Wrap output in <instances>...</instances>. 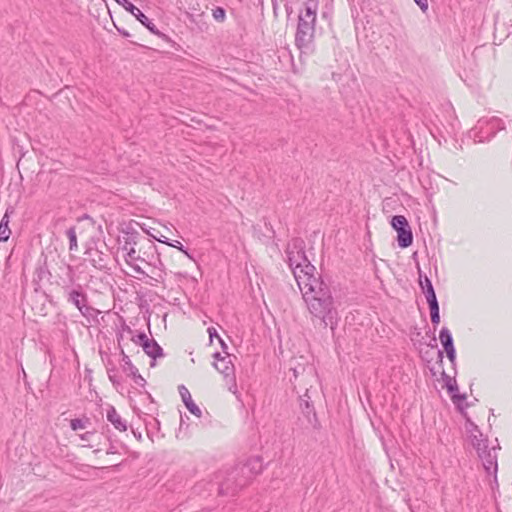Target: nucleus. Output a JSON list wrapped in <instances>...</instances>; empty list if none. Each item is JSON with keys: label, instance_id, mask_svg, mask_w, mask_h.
Masks as SVG:
<instances>
[{"label": "nucleus", "instance_id": "f257e3e1", "mask_svg": "<svg viewBox=\"0 0 512 512\" xmlns=\"http://www.w3.org/2000/svg\"><path fill=\"white\" fill-rule=\"evenodd\" d=\"M306 275H298V287L312 320H318L324 328L330 327L333 331L338 323V311L330 287L320 275Z\"/></svg>", "mask_w": 512, "mask_h": 512}, {"label": "nucleus", "instance_id": "f03ea898", "mask_svg": "<svg viewBox=\"0 0 512 512\" xmlns=\"http://www.w3.org/2000/svg\"><path fill=\"white\" fill-rule=\"evenodd\" d=\"M304 247V241L300 238H295L288 244L286 249L287 262L297 283L299 274H306L307 272L306 276H316V269L307 259Z\"/></svg>", "mask_w": 512, "mask_h": 512}, {"label": "nucleus", "instance_id": "7ed1b4c3", "mask_svg": "<svg viewBox=\"0 0 512 512\" xmlns=\"http://www.w3.org/2000/svg\"><path fill=\"white\" fill-rule=\"evenodd\" d=\"M316 9L310 6L305 8V12L299 15L295 42L299 48L307 47L313 39L315 32Z\"/></svg>", "mask_w": 512, "mask_h": 512}, {"label": "nucleus", "instance_id": "20e7f679", "mask_svg": "<svg viewBox=\"0 0 512 512\" xmlns=\"http://www.w3.org/2000/svg\"><path fill=\"white\" fill-rule=\"evenodd\" d=\"M62 290L67 302L74 305L81 315L86 318L94 316L95 309L88 305V296L81 284H64Z\"/></svg>", "mask_w": 512, "mask_h": 512}, {"label": "nucleus", "instance_id": "39448f33", "mask_svg": "<svg viewBox=\"0 0 512 512\" xmlns=\"http://www.w3.org/2000/svg\"><path fill=\"white\" fill-rule=\"evenodd\" d=\"M263 470V463L260 457H251L244 463L238 464L232 469V476L238 478L237 485L245 487L252 479Z\"/></svg>", "mask_w": 512, "mask_h": 512}, {"label": "nucleus", "instance_id": "423d86ee", "mask_svg": "<svg viewBox=\"0 0 512 512\" xmlns=\"http://www.w3.org/2000/svg\"><path fill=\"white\" fill-rule=\"evenodd\" d=\"M226 353V356H221L219 352L213 354L216 362L214 363L215 368L224 375L228 390L233 394L237 393V384L234 375V365L231 361L230 355Z\"/></svg>", "mask_w": 512, "mask_h": 512}, {"label": "nucleus", "instance_id": "0eeeda50", "mask_svg": "<svg viewBox=\"0 0 512 512\" xmlns=\"http://www.w3.org/2000/svg\"><path fill=\"white\" fill-rule=\"evenodd\" d=\"M462 416L465 419L464 423V436H465V442L467 445L471 446L473 449H475L476 453L480 455V440L478 439V434H480V431L478 429V425L472 420L469 413L466 411L465 408H461Z\"/></svg>", "mask_w": 512, "mask_h": 512}, {"label": "nucleus", "instance_id": "6e6552de", "mask_svg": "<svg viewBox=\"0 0 512 512\" xmlns=\"http://www.w3.org/2000/svg\"><path fill=\"white\" fill-rule=\"evenodd\" d=\"M126 11H129L142 25H144L151 33L160 36L161 33L156 28L155 24L136 6L128 0H115Z\"/></svg>", "mask_w": 512, "mask_h": 512}, {"label": "nucleus", "instance_id": "1a4fd4ad", "mask_svg": "<svg viewBox=\"0 0 512 512\" xmlns=\"http://www.w3.org/2000/svg\"><path fill=\"white\" fill-rule=\"evenodd\" d=\"M218 478H223L218 482V493L220 495H234L238 490L242 489L243 486H238V478L232 476V470L229 471L225 477L220 474Z\"/></svg>", "mask_w": 512, "mask_h": 512}, {"label": "nucleus", "instance_id": "9d476101", "mask_svg": "<svg viewBox=\"0 0 512 512\" xmlns=\"http://www.w3.org/2000/svg\"><path fill=\"white\" fill-rule=\"evenodd\" d=\"M443 378L445 380V386L447 388V391L451 395V399L455 405H457L458 409L461 411V408H465L468 406H463V401L466 399V396L464 394L458 393V386L456 383V380L449 375H447L445 372L442 373Z\"/></svg>", "mask_w": 512, "mask_h": 512}, {"label": "nucleus", "instance_id": "9b49d317", "mask_svg": "<svg viewBox=\"0 0 512 512\" xmlns=\"http://www.w3.org/2000/svg\"><path fill=\"white\" fill-rule=\"evenodd\" d=\"M482 467L488 475H493V484L498 487L497 482V451L495 447H492L485 454V462L482 463Z\"/></svg>", "mask_w": 512, "mask_h": 512}, {"label": "nucleus", "instance_id": "f8f14e48", "mask_svg": "<svg viewBox=\"0 0 512 512\" xmlns=\"http://www.w3.org/2000/svg\"><path fill=\"white\" fill-rule=\"evenodd\" d=\"M504 129L503 121L495 116L486 119L482 117V134L487 132V140H490L498 131Z\"/></svg>", "mask_w": 512, "mask_h": 512}, {"label": "nucleus", "instance_id": "ddd939ff", "mask_svg": "<svg viewBox=\"0 0 512 512\" xmlns=\"http://www.w3.org/2000/svg\"><path fill=\"white\" fill-rule=\"evenodd\" d=\"M178 390L181 395L182 401L185 404L186 408L189 410V412L195 415L196 417L200 418L202 416L201 409L192 400L189 390L184 385H180L178 387Z\"/></svg>", "mask_w": 512, "mask_h": 512}, {"label": "nucleus", "instance_id": "4468645a", "mask_svg": "<svg viewBox=\"0 0 512 512\" xmlns=\"http://www.w3.org/2000/svg\"><path fill=\"white\" fill-rule=\"evenodd\" d=\"M107 420L120 432H124L127 430V423L122 419L120 414L116 411L113 406H109L107 409Z\"/></svg>", "mask_w": 512, "mask_h": 512}, {"label": "nucleus", "instance_id": "2eb2a0df", "mask_svg": "<svg viewBox=\"0 0 512 512\" xmlns=\"http://www.w3.org/2000/svg\"><path fill=\"white\" fill-rule=\"evenodd\" d=\"M142 348L153 360H156L158 357H163L164 355L163 349L154 339H150L148 342L145 341V345H143Z\"/></svg>", "mask_w": 512, "mask_h": 512}, {"label": "nucleus", "instance_id": "dca6fc26", "mask_svg": "<svg viewBox=\"0 0 512 512\" xmlns=\"http://www.w3.org/2000/svg\"><path fill=\"white\" fill-rule=\"evenodd\" d=\"M397 241L401 248L409 247L413 242V235L410 227L397 231Z\"/></svg>", "mask_w": 512, "mask_h": 512}, {"label": "nucleus", "instance_id": "f3484780", "mask_svg": "<svg viewBox=\"0 0 512 512\" xmlns=\"http://www.w3.org/2000/svg\"><path fill=\"white\" fill-rule=\"evenodd\" d=\"M439 339L444 350L454 348L452 334L447 327H443L440 330Z\"/></svg>", "mask_w": 512, "mask_h": 512}, {"label": "nucleus", "instance_id": "a211bd4d", "mask_svg": "<svg viewBox=\"0 0 512 512\" xmlns=\"http://www.w3.org/2000/svg\"><path fill=\"white\" fill-rule=\"evenodd\" d=\"M300 406L302 409V412L306 416L309 423H312L313 421H316V413L314 411L313 406L310 405L308 399L300 398Z\"/></svg>", "mask_w": 512, "mask_h": 512}, {"label": "nucleus", "instance_id": "6ab92c4d", "mask_svg": "<svg viewBox=\"0 0 512 512\" xmlns=\"http://www.w3.org/2000/svg\"><path fill=\"white\" fill-rule=\"evenodd\" d=\"M121 356H122V361H123V371L128 376H136L138 369L133 365L129 356L124 352L123 349L121 350Z\"/></svg>", "mask_w": 512, "mask_h": 512}, {"label": "nucleus", "instance_id": "aec40b11", "mask_svg": "<svg viewBox=\"0 0 512 512\" xmlns=\"http://www.w3.org/2000/svg\"><path fill=\"white\" fill-rule=\"evenodd\" d=\"M391 225L396 231L410 227L407 219L402 215L393 216L391 220Z\"/></svg>", "mask_w": 512, "mask_h": 512}, {"label": "nucleus", "instance_id": "412c9836", "mask_svg": "<svg viewBox=\"0 0 512 512\" xmlns=\"http://www.w3.org/2000/svg\"><path fill=\"white\" fill-rule=\"evenodd\" d=\"M424 295L426 297L429 308H436L439 306L433 285H429V289L424 290Z\"/></svg>", "mask_w": 512, "mask_h": 512}, {"label": "nucleus", "instance_id": "4be33fe9", "mask_svg": "<svg viewBox=\"0 0 512 512\" xmlns=\"http://www.w3.org/2000/svg\"><path fill=\"white\" fill-rule=\"evenodd\" d=\"M153 238L157 239L159 242L161 243H164V244H167L171 247H174V248H177L179 251H181L182 253H187V249L184 248V246L182 245L181 242L177 241V240H174V241H170L167 237H163L164 239H160V238H157L156 235L154 234H150Z\"/></svg>", "mask_w": 512, "mask_h": 512}, {"label": "nucleus", "instance_id": "5701e85b", "mask_svg": "<svg viewBox=\"0 0 512 512\" xmlns=\"http://www.w3.org/2000/svg\"><path fill=\"white\" fill-rule=\"evenodd\" d=\"M66 235L69 239V249L71 251L73 250H77L78 248V245H77V235H76V228L75 227H70L67 231H66Z\"/></svg>", "mask_w": 512, "mask_h": 512}, {"label": "nucleus", "instance_id": "b1692460", "mask_svg": "<svg viewBox=\"0 0 512 512\" xmlns=\"http://www.w3.org/2000/svg\"><path fill=\"white\" fill-rule=\"evenodd\" d=\"M212 16L217 22H223L226 18V12L222 7H216L212 10Z\"/></svg>", "mask_w": 512, "mask_h": 512}, {"label": "nucleus", "instance_id": "393cba45", "mask_svg": "<svg viewBox=\"0 0 512 512\" xmlns=\"http://www.w3.org/2000/svg\"><path fill=\"white\" fill-rule=\"evenodd\" d=\"M11 235V230L9 226H5L4 224H0V242H5L9 239Z\"/></svg>", "mask_w": 512, "mask_h": 512}, {"label": "nucleus", "instance_id": "a878e982", "mask_svg": "<svg viewBox=\"0 0 512 512\" xmlns=\"http://www.w3.org/2000/svg\"><path fill=\"white\" fill-rule=\"evenodd\" d=\"M108 377H109V380L112 382V384L114 386H118L121 384V379L120 377L116 374V369L115 368H112V369H108Z\"/></svg>", "mask_w": 512, "mask_h": 512}, {"label": "nucleus", "instance_id": "bb28decb", "mask_svg": "<svg viewBox=\"0 0 512 512\" xmlns=\"http://www.w3.org/2000/svg\"><path fill=\"white\" fill-rule=\"evenodd\" d=\"M430 309V317L431 322L434 326H437L440 323V315H439V306L436 308H429Z\"/></svg>", "mask_w": 512, "mask_h": 512}, {"label": "nucleus", "instance_id": "cd10ccee", "mask_svg": "<svg viewBox=\"0 0 512 512\" xmlns=\"http://www.w3.org/2000/svg\"><path fill=\"white\" fill-rule=\"evenodd\" d=\"M70 427L72 430L77 431L80 429H84L85 423L81 419H78V418L72 419L70 422Z\"/></svg>", "mask_w": 512, "mask_h": 512}, {"label": "nucleus", "instance_id": "c85d7f7f", "mask_svg": "<svg viewBox=\"0 0 512 512\" xmlns=\"http://www.w3.org/2000/svg\"><path fill=\"white\" fill-rule=\"evenodd\" d=\"M136 344H139L143 347L145 345V341L148 342L150 339L147 337L145 333H139L135 338L132 339Z\"/></svg>", "mask_w": 512, "mask_h": 512}, {"label": "nucleus", "instance_id": "c756f323", "mask_svg": "<svg viewBox=\"0 0 512 512\" xmlns=\"http://www.w3.org/2000/svg\"><path fill=\"white\" fill-rule=\"evenodd\" d=\"M14 212V209L12 207L7 208L4 216L2 217L0 224H4L5 226H9L10 222V214Z\"/></svg>", "mask_w": 512, "mask_h": 512}, {"label": "nucleus", "instance_id": "7c9ffc66", "mask_svg": "<svg viewBox=\"0 0 512 512\" xmlns=\"http://www.w3.org/2000/svg\"><path fill=\"white\" fill-rule=\"evenodd\" d=\"M135 382V384L139 386H144L146 381L145 379L139 374V372L136 373V376H131Z\"/></svg>", "mask_w": 512, "mask_h": 512}, {"label": "nucleus", "instance_id": "2f4dec72", "mask_svg": "<svg viewBox=\"0 0 512 512\" xmlns=\"http://www.w3.org/2000/svg\"><path fill=\"white\" fill-rule=\"evenodd\" d=\"M208 334H209V338H210V341H213L214 338H221L217 332V330L214 328V327H209L208 328Z\"/></svg>", "mask_w": 512, "mask_h": 512}, {"label": "nucleus", "instance_id": "473e14b6", "mask_svg": "<svg viewBox=\"0 0 512 512\" xmlns=\"http://www.w3.org/2000/svg\"><path fill=\"white\" fill-rule=\"evenodd\" d=\"M414 1L423 12L427 11V9H428V1L427 0H414Z\"/></svg>", "mask_w": 512, "mask_h": 512}, {"label": "nucleus", "instance_id": "72a5a7b5", "mask_svg": "<svg viewBox=\"0 0 512 512\" xmlns=\"http://www.w3.org/2000/svg\"><path fill=\"white\" fill-rule=\"evenodd\" d=\"M446 354H447V357L449 358V360L454 363L455 362V358H456V351H455V348H452V349H447L445 350Z\"/></svg>", "mask_w": 512, "mask_h": 512}, {"label": "nucleus", "instance_id": "f704fd0d", "mask_svg": "<svg viewBox=\"0 0 512 512\" xmlns=\"http://www.w3.org/2000/svg\"><path fill=\"white\" fill-rule=\"evenodd\" d=\"M429 285H432V282L428 277H425L423 281L420 279V286L423 291L429 289Z\"/></svg>", "mask_w": 512, "mask_h": 512}, {"label": "nucleus", "instance_id": "c9c22d12", "mask_svg": "<svg viewBox=\"0 0 512 512\" xmlns=\"http://www.w3.org/2000/svg\"><path fill=\"white\" fill-rule=\"evenodd\" d=\"M67 270H68V277H69V281H70V283H72V284H73V283H74V272H73V268H72L70 265H68V266H67Z\"/></svg>", "mask_w": 512, "mask_h": 512}, {"label": "nucleus", "instance_id": "e433bc0d", "mask_svg": "<svg viewBox=\"0 0 512 512\" xmlns=\"http://www.w3.org/2000/svg\"><path fill=\"white\" fill-rule=\"evenodd\" d=\"M94 433L92 432H86L85 434L80 435L81 439L83 441H88L91 436H93Z\"/></svg>", "mask_w": 512, "mask_h": 512}, {"label": "nucleus", "instance_id": "4c0bfd02", "mask_svg": "<svg viewBox=\"0 0 512 512\" xmlns=\"http://www.w3.org/2000/svg\"><path fill=\"white\" fill-rule=\"evenodd\" d=\"M135 253H136L135 249H134V248H132V249H130V251L128 252V256H129L130 258H132V259H135Z\"/></svg>", "mask_w": 512, "mask_h": 512}, {"label": "nucleus", "instance_id": "58836bf2", "mask_svg": "<svg viewBox=\"0 0 512 512\" xmlns=\"http://www.w3.org/2000/svg\"><path fill=\"white\" fill-rule=\"evenodd\" d=\"M218 341L221 344L222 349L225 351L227 349L226 343L223 341L222 338H219Z\"/></svg>", "mask_w": 512, "mask_h": 512}, {"label": "nucleus", "instance_id": "ea45409f", "mask_svg": "<svg viewBox=\"0 0 512 512\" xmlns=\"http://www.w3.org/2000/svg\"><path fill=\"white\" fill-rule=\"evenodd\" d=\"M134 270H135L137 273L144 274V271H143L139 266L134 267Z\"/></svg>", "mask_w": 512, "mask_h": 512}, {"label": "nucleus", "instance_id": "a19ab883", "mask_svg": "<svg viewBox=\"0 0 512 512\" xmlns=\"http://www.w3.org/2000/svg\"><path fill=\"white\" fill-rule=\"evenodd\" d=\"M184 255H186L189 259L195 261L194 257L187 251V253H183Z\"/></svg>", "mask_w": 512, "mask_h": 512}, {"label": "nucleus", "instance_id": "79ce46f5", "mask_svg": "<svg viewBox=\"0 0 512 512\" xmlns=\"http://www.w3.org/2000/svg\"><path fill=\"white\" fill-rule=\"evenodd\" d=\"M438 357L440 360L443 358V352L441 350L438 351Z\"/></svg>", "mask_w": 512, "mask_h": 512}, {"label": "nucleus", "instance_id": "37998d69", "mask_svg": "<svg viewBox=\"0 0 512 512\" xmlns=\"http://www.w3.org/2000/svg\"><path fill=\"white\" fill-rule=\"evenodd\" d=\"M93 262H96V261H95V260H93ZM94 266H95V267H99V268L104 267V265H103V264H101V263H99L98 265H96V263H94Z\"/></svg>", "mask_w": 512, "mask_h": 512}]
</instances>
